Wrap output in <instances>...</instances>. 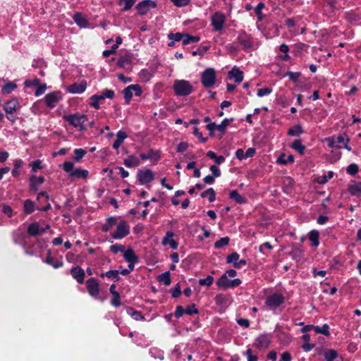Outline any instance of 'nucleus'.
<instances>
[{
	"instance_id": "1",
	"label": "nucleus",
	"mask_w": 361,
	"mask_h": 361,
	"mask_svg": "<svg viewBox=\"0 0 361 361\" xmlns=\"http://www.w3.org/2000/svg\"><path fill=\"white\" fill-rule=\"evenodd\" d=\"M64 119L80 130L86 129L87 126L92 128L94 125V121H88L86 115L79 113L65 116Z\"/></svg>"
},
{
	"instance_id": "2",
	"label": "nucleus",
	"mask_w": 361,
	"mask_h": 361,
	"mask_svg": "<svg viewBox=\"0 0 361 361\" xmlns=\"http://www.w3.org/2000/svg\"><path fill=\"white\" fill-rule=\"evenodd\" d=\"M173 90L177 96H188L193 92L194 88L188 80H176L173 84Z\"/></svg>"
},
{
	"instance_id": "3",
	"label": "nucleus",
	"mask_w": 361,
	"mask_h": 361,
	"mask_svg": "<svg viewBox=\"0 0 361 361\" xmlns=\"http://www.w3.org/2000/svg\"><path fill=\"white\" fill-rule=\"evenodd\" d=\"M216 80V72L214 68H206L201 75V82L206 88L212 87Z\"/></svg>"
},
{
	"instance_id": "4",
	"label": "nucleus",
	"mask_w": 361,
	"mask_h": 361,
	"mask_svg": "<svg viewBox=\"0 0 361 361\" xmlns=\"http://www.w3.org/2000/svg\"><path fill=\"white\" fill-rule=\"evenodd\" d=\"M241 283L239 279L229 280L226 277V274H223L216 281V285L222 288H234L238 286Z\"/></svg>"
},
{
	"instance_id": "5",
	"label": "nucleus",
	"mask_w": 361,
	"mask_h": 361,
	"mask_svg": "<svg viewBox=\"0 0 361 361\" xmlns=\"http://www.w3.org/2000/svg\"><path fill=\"white\" fill-rule=\"evenodd\" d=\"M123 92L126 104H129L133 97V93L135 92V96H140L142 90L139 85H130L126 87Z\"/></svg>"
},
{
	"instance_id": "6",
	"label": "nucleus",
	"mask_w": 361,
	"mask_h": 361,
	"mask_svg": "<svg viewBox=\"0 0 361 361\" xmlns=\"http://www.w3.org/2000/svg\"><path fill=\"white\" fill-rule=\"evenodd\" d=\"M237 41L243 46V49H252L254 45L252 38L245 31L239 32Z\"/></svg>"
},
{
	"instance_id": "7",
	"label": "nucleus",
	"mask_w": 361,
	"mask_h": 361,
	"mask_svg": "<svg viewBox=\"0 0 361 361\" xmlns=\"http://www.w3.org/2000/svg\"><path fill=\"white\" fill-rule=\"evenodd\" d=\"M130 233V227L124 221H121L116 228V231L112 234L115 239H121Z\"/></svg>"
},
{
	"instance_id": "8",
	"label": "nucleus",
	"mask_w": 361,
	"mask_h": 361,
	"mask_svg": "<svg viewBox=\"0 0 361 361\" xmlns=\"http://www.w3.org/2000/svg\"><path fill=\"white\" fill-rule=\"evenodd\" d=\"M232 120L233 119L228 120V118H225L220 124L209 123L207 124L206 128L210 132V134H212L214 130H218L221 133H224L226 128Z\"/></svg>"
},
{
	"instance_id": "9",
	"label": "nucleus",
	"mask_w": 361,
	"mask_h": 361,
	"mask_svg": "<svg viewBox=\"0 0 361 361\" xmlns=\"http://www.w3.org/2000/svg\"><path fill=\"white\" fill-rule=\"evenodd\" d=\"M226 21L225 16L219 12L215 13L212 17V25L216 31H221Z\"/></svg>"
},
{
	"instance_id": "10",
	"label": "nucleus",
	"mask_w": 361,
	"mask_h": 361,
	"mask_svg": "<svg viewBox=\"0 0 361 361\" xmlns=\"http://www.w3.org/2000/svg\"><path fill=\"white\" fill-rule=\"evenodd\" d=\"M137 178L140 183L144 185L152 181L154 176L150 169L139 170L137 173Z\"/></svg>"
},
{
	"instance_id": "11",
	"label": "nucleus",
	"mask_w": 361,
	"mask_h": 361,
	"mask_svg": "<svg viewBox=\"0 0 361 361\" xmlns=\"http://www.w3.org/2000/svg\"><path fill=\"white\" fill-rule=\"evenodd\" d=\"M271 336L268 334L259 335L255 341L254 345L259 349L267 348L270 344Z\"/></svg>"
},
{
	"instance_id": "12",
	"label": "nucleus",
	"mask_w": 361,
	"mask_h": 361,
	"mask_svg": "<svg viewBox=\"0 0 361 361\" xmlns=\"http://www.w3.org/2000/svg\"><path fill=\"white\" fill-rule=\"evenodd\" d=\"M284 302L283 295L280 293H275L267 298L266 304L271 309H274L281 305Z\"/></svg>"
},
{
	"instance_id": "13",
	"label": "nucleus",
	"mask_w": 361,
	"mask_h": 361,
	"mask_svg": "<svg viewBox=\"0 0 361 361\" xmlns=\"http://www.w3.org/2000/svg\"><path fill=\"white\" fill-rule=\"evenodd\" d=\"M156 6V3L152 0H144L136 6V8L137 9L138 14L144 15L147 13L150 8H155Z\"/></svg>"
},
{
	"instance_id": "14",
	"label": "nucleus",
	"mask_w": 361,
	"mask_h": 361,
	"mask_svg": "<svg viewBox=\"0 0 361 361\" xmlns=\"http://www.w3.org/2000/svg\"><path fill=\"white\" fill-rule=\"evenodd\" d=\"M86 283L88 293L93 297L97 296L99 293L97 280L94 278H91L87 281Z\"/></svg>"
},
{
	"instance_id": "15",
	"label": "nucleus",
	"mask_w": 361,
	"mask_h": 361,
	"mask_svg": "<svg viewBox=\"0 0 361 361\" xmlns=\"http://www.w3.org/2000/svg\"><path fill=\"white\" fill-rule=\"evenodd\" d=\"M140 158L143 160L149 159L157 162L160 159V152L158 150L150 149L146 153L140 154Z\"/></svg>"
},
{
	"instance_id": "16",
	"label": "nucleus",
	"mask_w": 361,
	"mask_h": 361,
	"mask_svg": "<svg viewBox=\"0 0 361 361\" xmlns=\"http://www.w3.org/2000/svg\"><path fill=\"white\" fill-rule=\"evenodd\" d=\"M71 274L78 283H82L85 279V271L80 267H75L71 269Z\"/></svg>"
},
{
	"instance_id": "17",
	"label": "nucleus",
	"mask_w": 361,
	"mask_h": 361,
	"mask_svg": "<svg viewBox=\"0 0 361 361\" xmlns=\"http://www.w3.org/2000/svg\"><path fill=\"white\" fill-rule=\"evenodd\" d=\"M18 101L17 99H12L4 104V109L8 115H11L16 112L18 107Z\"/></svg>"
},
{
	"instance_id": "18",
	"label": "nucleus",
	"mask_w": 361,
	"mask_h": 361,
	"mask_svg": "<svg viewBox=\"0 0 361 361\" xmlns=\"http://www.w3.org/2000/svg\"><path fill=\"white\" fill-rule=\"evenodd\" d=\"M59 92H51L47 94L44 98L47 106L49 108L54 107L56 104L59 101Z\"/></svg>"
},
{
	"instance_id": "19",
	"label": "nucleus",
	"mask_w": 361,
	"mask_h": 361,
	"mask_svg": "<svg viewBox=\"0 0 361 361\" xmlns=\"http://www.w3.org/2000/svg\"><path fill=\"white\" fill-rule=\"evenodd\" d=\"M27 233L31 236L39 235L44 233V229H40L38 222H34L28 226Z\"/></svg>"
},
{
	"instance_id": "20",
	"label": "nucleus",
	"mask_w": 361,
	"mask_h": 361,
	"mask_svg": "<svg viewBox=\"0 0 361 361\" xmlns=\"http://www.w3.org/2000/svg\"><path fill=\"white\" fill-rule=\"evenodd\" d=\"M294 162V157L293 154H286L281 153L276 159V163L281 165H288Z\"/></svg>"
},
{
	"instance_id": "21",
	"label": "nucleus",
	"mask_w": 361,
	"mask_h": 361,
	"mask_svg": "<svg viewBox=\"0 0 361 361\" xmlns=\"http://www.w3.org/2000/svg\"><path fill=\"white\" fill-rule=\"evenodd\" d=\"M228 75L230 78L234 79L235 82L238 83H240L243 80V73L235 67L229 71Z\"/></svg>"
},
{
	"instance_id": "22",
	"label": "nucleus",
	"mask_w": 361,
	"mask_h": 361,
	"mask_svg": "<svg viewBox=\"0 0 361 361\" xmlns=\"http://www.w3.org/2000/svg\"><path fill=\"white\" fill-rule=\"evenodd\" d=\"M86 89V83H73L68 87V91L71 93L79 94L83 92Z\"/></svg>"
},
{
	"instance_id": "23",
	"label": "nucleus",
	"mask_w": 361,
	"mask_h": 361,
	"mask_svg": "<svg viewBox=\"0 0 361 361\" xmlns=\"http://www.w3.org/2000/svg\"><path fill=\"white\" fill-rule=\"evenodd\" d=\"M336 147L342 148L344 147L348 151L351 150V148L348 146V142H349V139L348 137H336Z\"/></svg>"
},
{
	"instance_id": "24",
	"label": "nucleus",
	"mask_w": 361,
	"mask_h": 361,
	"mask_svg": "<svg viewBox=\"0 0 361 361\" xmlns=\"http://www.w3.org/2000/svg\"><path fill=\"white\" fill-rule=\"evenodd\" d=\"M123 257L128 262H137L138 261V257L131 248H128L123 252Z\"/></svg>"
},
{
	"instance_id": "25",
	"label": "nucleus",
	"mask_w": 361,
	"mask_h": 361,
	"mask_svg": "<svg viewBox=\"0 0 361 361\" xmlns=\"http://www.w3.org/2000/svg\"><path fill=\"white\" fill-rule=\"evenodd\" d=\"M124 164L128 168L137 167L140 166V161L137 157L131 155L124 160Z\"/></svg>"
},
{
	"instance_id": "26",
	"label": "nucleus",
	"mask_w": 361,
	"mask_h": 361,
	"mask_svg": "<svg viewBox=\"0 0 361 361\" xmlns=\"http://www.w3.org/2000/svg\"><path fill=\"white\" fill-rule=\"evenodd\" d=\"M73 19L75 23L80 27H86L87 26L88 22L81 13H75L73 16Z\"/></svg>"
},
{
	"instance_id": "27",
	"label": "nucleus",
	"mask_w": 361,
	"mask_h": 361,
	"mask_svg": "<svg viewBox=\"0 0 361 361\" xmlns=\"http://www.w3.org/2000/svg\"><path fill=\"white\" fill-rule=\"evenodd\" d=\"M101 277H108L109 279H113L115 282L120 281L121 278L119 276V271L118 270H109L106 273H102L100 275Z\"/></svg>"
},
{
	"instance_id": "28",
	"label": "nucleus",
	"mask_w": 361,
	"mask_h": 361,
	"mask_svg": "<svg viewBox=\"0 0 361 361\" xmlns=\"http://www.w3.org/2000/svg\"><path fill=\"white\" fill-rule=\"evenodd\" d=\"M30 181H31V185H30L31 190L36 192L38 189L37 186L39 185L42 184L44 181V179L42 176H39L38 178L33 176L30 178Z\"/></svg>"
},
{
	"instance_id": "29",
	"label": "nucleus",
	"mask_w": 361,
	"mask_h": 361,
	"mask_svg": "<svg viewBox=\"0 0 361 361\" xmlns=\"http://www.w3.org/2000/svg\"><path fill=\"white\" fill-rule=\"evenodd\" d=\"M44 262L47 263V264L52 266L54 269H57L63 266V262L59 261H54V258L51 255L50 250L48 251V254L44 260Z\"/></svg>"
},
{
	"instance_id": "30",
	"label": "nucleus",
	"mask_w": 361,
	"mask_h": 361,
	"mask_svg": "<svg viewBox=\"0 0 361 361\" xmlns=\"http://www.w3.org/2000/svg\"><path fill=\"white\" fill-rule=\"evenodd\" d=\"M35 211V203L31 200H26L23 204V212L25 214H30Z\"/></svg>"
},
{
	"instance_id": "31",
	"label": "nucleus",
	"mask_w": 361,
	"mask_h": 361,
	"mask_svg": "<svg viewBox=\"0 0 361 361\" xmlns=\"http://www.w3.org/2000/svg\"><path fill=\"white\" fill-rule=\"evenodd\" d=\"M157 280L159 282L163 283L165 286H169L171 283L170 272L168 271L160 274L159 276H158Z\"/></svg>"
},
{
	"instance_id": "32",
	"label": "nucleus",
	"mask_w": 361,
	"mask_h": 361,
	"mask_svg": "<svg viewBox=\"0 0 361 361\" xmlns=\"http://www.w3.org/2000/svg\"><path fill=\"white\" fill-rule=\"evenodd\" d=\"M319 233L316 230H312L309 233V239L313 247H317L319 245Z\"/></svg>"
},
{
	"instance_id": "33",
	"label": "nucleus",
	"mask_w": 361,
	"mask_h": 361,
	"mask_svg": "<svg viewBox=\"0 0 361 361\" xmlns=\"http://www.w3.org/2000/svg\"><path fill=\"white\" fill-rule=\"evenodd\" d=\"M349 192L352 195L359 196L361 195V182L355 183L349 185Z\"/></svg>"
},
{
	"instance_id": "34",
	"label": "nucleus",
	"mask_w": 361,
	"mask_h": 361,
	"mask_svg": "<svg viewBox=\"0 0 361 361\" xmlns=\"http://www.w3.org/2000/svg\"><path fill=\"white\" fill-rule=\"evenodd\" d=\"M229 197L235 201L236 203L243 204L246 202L245 198L241 196L237 190H232L229 194Z\"/></svg>"
},
{
	"instance_id": "35",
	"label": "nucleus",
	"mask_w": 361,
	"mask_h": 361,
	"mask_svg": "<svg viewBox=\"0 0 361 361\" xmlns=\"http://www.w3.org/2000/svg\"><path fill=\"white\" fill-rule=\"evenodd\" d=\"M131 62V59L128 56H121L117 61L118 66L123 68H127Z\"/></svg>"
},
{
	"instance_id": "36",
	"label": "nucleus",
	"mask_w": 361,
	"mask_h": 361,
	"mask_svg": "<svg viewBox=\"0 0 361 361\" xmlns=\"http://www.w3.org/2000/svg\"><path fill=\"white\" fill-rule=\"evenodd\" d=\"M289 255L295 260L299 261L302 257V250L300 247H294Z\"/></svg>"
},
{
	"instance_id": "37",
	"label": "nucleus",
	"mask_w": 361,
	"mask_h": 361,
	"mask_svg": "<svg viewBox=\"0 0 361 361\" xmlns=\"http://www.w3.org/2000/svg\"><path fill=\"white\" fill-rule=\"evenodd\" d=\"M88 175V171L85 169H77L72 171L71 173V176L76 177L78 178H85Z\"/></svg>"
},
{
	"instance_id": "38",
	"label": "nucleus",
	"mask_w": 361,
	"mask_h": 361,
	"mask_svg": "<svg viewBox=\"0 0 361 361\" xmlns=\"http://www.w3.org/2000/svg\"><path fill=\"white\" fill-rule=\"evenodd\" d=\"M314 331L317 334H321L324 336H329V326L327 324H324L322 326H314Z\"/></svg>"
},
{
	"instance_id": "39",
	"label": "nucleus",
	"mask_w": 361,
	"mask_h": 361,
	"mask_svg": "<svg viewBox=\"0 0 361 361\" xmlns=\"http://www.w3.org/2000/svg\"><path fill=\"white\" fill-rule=\"evenodd\" d=\"M207 195H209V202H213L215 201L216 194H215L214 190L212 188H210L206 190L205 191L202 192L201 194V197L203 198L206 197Z\"/></svg>"
},
{
	"instance_id": "40",
	"label": "nucleus",
	"mask_w": 361,
	"mask_h": 361,
	"mask_svg": "<svg viewBox=\"0 0 361 361\" xmlns=\"http://www.w3.org/2000/svg\"><path fill=\"white\" fill-rule=\"evenodd\" d=\"M200 39V38L198 36H191L188 34H184L183 44L187 45L192 42H197Z\"/></svg>"
},
{
	"instance_id": "41",
	"label": "nucleus",
	"mask_w": 361,
	"mask_h": 361,
	"mask_svg": "<svg viewBox=\"0 0 361 361\" xmlns=\"http://www.w3.org/2000/svg\"><path fill=\"white\" fill-rule=\"evenodd\" d=\"M291 147L298 152L300 154H303L305 152V147L302 144L301 141L299 140H295L292 144Z\"/></svg>"
},
{
	"instance_id": "42",
	"label": "nucleus",
	"mask_w": 361,
	"mask_h": 361,
	"mask_svg": "<svg viewBox=\"0 0 361 361\" xmlns=\"http://www.w3.org/2000/svg\"><path fill=\"white\" fill-rule=\"evenodd\" d=\"M324 358L326 361H333L338 357V353L335 350H328L324 354Z\"/></svg>"
},
{
	"instance_id": "43",
	"label": "nucleus",
	"mask_w": 361,
	"mask_h": 361,
	"mask_svg": "<svg viewBox=\"0 0 361 361\" xmlns=\"http://www.w3.org/2000/svg\"><path fill=\"white\" fill-rule=\"evenodd\" d=\"M303 133L301 126L296 125L288 130V135H298Z\"/></svg>"
},
{
	"instance_id": "44",
	"label": "nucleus",
	"mask_w": 361,
	"mask_h": 361,
	"mask_svg": "<svg viewBox=\"0 0 361 361\" xmlns=\"http://www.w3.org/2000/svg\"><path fill=\"white\" fill-rule=\"evenodd\" d=\"M184 34L180 32H176V33H169L168 35V38L170 40H173V42H179L180 40L183 41Z\"/></svg>"
},
{
	"instance_id": "45",
	"label": "nucleus",
	"mask_w": 361,
	"mask_h": 361,
	"mask_svg": "<svg viewBox=\"0 0 361 361\" xmlns=\"http://www.w3.org/2000/svg\"><path fill=\"white\" fill-rule=\"evenodd\" d=\"M86 154V151L82 149H75L74 150L73 159L75 161L78 162Z\"/></svg>"
},
{
	"instance_id": "46",
	"label": "nucleus",
	"mask_w": 361,
	"mask_h": 361,
	"mask_svg": "<svg viewBox=\"0 0 361 361\" xmlns=\"http://www.w3.org/2000/svg\"><path fill=\"white\" fill-rule=\"evenodd\" d=\"M229 240L230 239L228 237L221 238L214 243V247L216 249L221 248L222 247L227 245L229 243Z\"/></svg>"
},
{
	"instance_id": "47",
	"label": "nucleus",
	"mask_w": 361,
	"mask_h": 361,
	"mask_svg": "<svg viewBox=\"0 0 361 361\" xmlns=\"http://www.w3.org/2000/svg\"><path fill=\"white\" fill-rule=\"evenodd\" d=\"M17 87V85L13 82L6 83L1 89L3 94H9L14 89Z\"/></svg>"
},
{
	"instance_id": "48",
	"label": "nucleus",
	"mask_w": 361,
	"mask_h": 361,
	"mask_svg": "<svg viewBox=\"0 0 361 361\" xmlns=\"http://www.w3.org/2000/svg\"><path fill=\"white\" fill-rule=\"evenodd\" d=\"M239 259V255L237 252H233L231 255H228L226 257L227 263H233V266L238 263Z\"/></svg>"
},
{
	"instance_id": "49",
	"label": "nucleus",
	"mask_w": 361,
	"mask_h": 361,
	"mask_svg": "<svg viewBox=\"0 0 361 361\" xmlns=\"http://www.w3.org/2000/svg\"><path fill=\"white\" fill-rule=\"evenodd\" d=\"M214 281V278L212 276H207L204 279H199V285L200 286H210Z\"/></svg>"
},
{
	"instance_id": "50",
	"label": "nucleus",
	"mask_w": 361,
	"mask_h": 361,
	"mask_svg": "<svg viewBox=\"0 0 361 361\" xmlns=\"http://www.w3.org/2000/svg\"><path fill=\"white\" fill-rule=\"evenodd\" d=\"M264 8V4L262 2H260L257 4V6L255 8V11L256 13V15L257 16V18L259 20H262L263 18V16L262 13V10Z\"/></svg>"
},
{
	"instance_id": "51",
	"label": "nucleus",
	"mask_w": 361,
	"mask_h": 361,
	"mask_svg": "<svg viewBox=\"0 0 361 361\" xmlns=\"http://www.w3.org/2000/svg\"><path fill=\"white\" fill-rule=\"evenodd\" d=\"M285 75L288 76L290 80L295 82L298 81V78L300 77L301 73L299 72L288 71Z\"/></svg>"
},
{
	"instance_id": "52",
	"label": "nucleus",
	"mask_w": 361,
	"mask_h": 361,
	"mask_svg": "<svg viewBox=\"0 0 361 361\" xmlns=\"http://www.w3.org/2000/svg\"><path fill=\"white\" fill-rule=\"evenodd\" d=\"M136 1L137 0H120V4H124L125 5L123 11L129 10L134 5Z\"/></svg>"
},
{
	"instance_id": "53",
	"label": "nucleus",
	"mask_w": 361,
	"mask_h": 361,
	"mask_svg": "<svg viewBox=\"0 0 361 361\" xmlns=\"http://www.w3.org/2000/svg\"><path fill=\"white\" fill-rule=\"evenodd\" d=\"M110 250L113 253H118L119 252H123L125 251V247L121 244H115V245H112L110 247Z\"/></svg>"
},
{
	"instance_id": "54",
	"label": "nucleus",
	"mask_w": 361,
	"mask_h": 361,
	"mask_svg": "<svg viewBox=\"0 0 361 361\" xmlns=\"http://www.w3.org/2000/svg\"><path fill=\"white\" fill-rule=\"evenodd\" d=\"M185 313L188 315H192L198 313V310L196 308L195 304H191L185 310Z\"/></svg>"
},
{
	"instance_id": "55",
	"label": "nucleus",
	"mask_w": 361,
	"mask_h": 361,
	"mask_svg": "<svg viewBox=\"0 0 361 361\" xmlns=\"http://www.w3.org/2000/svg\"><path fill=\"white\" fill-rule=\"evenodd\" d=\"M334 176V173L332 171H329L327 175H324L319 178L318 183L320 184L326 183L328 180L331 179Z\"/></svg>"
},
{
	"instance_id": "56",
	"label": "nucleus",
	"mask_w": 361,
	"mask_h": 361,
	"mask_svg": "<svg viewBox=\"0 0 361 361\" xmlns=\"http://www.w3.org/2000/svg\"><path fill=\"white\" fill-rule=\"evenodd\" d=\"M358 166L356 164H351L347 167V172L350 175H355L358 172Z\"/></svg>"
},
{
	"instance_id": "57",
	"label": "nucleus",
	"mask_w": 361,
	"mask_h": 361,
	"mask_svg": "<svg viewBox=\"0 0 361 361\" xmlns=\"http://www.w3.org/2000/svg\"><path fill=\"white\" fill-rule=\"evenodd\" d=\"M272 92V90L269 87L261 88L257 90V96L259 97H264L265 95L269 94Z\"/></svg>"
},
{
	"instance_id": "58",
	"label": "nucleus",
	"mask_w": 361,
	"mask_h": 361,
	"mask_svg": "<svg viewBox=\"0 0 361 361\" xmlns=\"http://www.w3.org/2000/svg\"><path fill=\"white\" fill-rule=\"evenodd\" d=\"M126 137H118L116 141L113 144V148L117 150L118 154V148L123 143V141Z\"/></svg>"
},
{
	"instance_id": "59",
	"label": "nucleus",
	"mask_w": 361,
	"mask_h": 361,
	"mask_svg": "<svg viewBox=\"0 0 361 361\" xmlns=\"http://www.w3.org/2000/svg\"><path fill=\"white\" fill-rule=\"evenodd\" d=\"M173 4L178 7H183L189 4L190 0H170Z\"/></svg>"
},
{
	"instance_id": "60",
	"label": "nucleus",
	"mask_w": 361,
	"mask_h": 361,
	"mask_svg": "<svg viewBox=\"0 0 361 361\" xmlns=\"http://www.w3.org/2000/svg\"><path fill=\"white\" fill-rule=\"evenodd\" d=\"M73 164L71 161H66L63 164V170L67 172L71 173L73 171Z\"/></svg>"
},
{
	"instance_id": "61",
	"label": "nucleus",
	"mask_w": 361,
	"mask_h": 361,
	"mask_svg": "<svg viewBox=\"0 0 361 361\" xmlns=\"http://www.w3.org/2000/svg\"><path fill=\"white\" fill-rule=\"evenodd\" d=\"M49 199V197L46 192H41L38 194L37 200L39 202H42L44 200L48 201Z\"/></svg>"
},
{
	"instance_id": "62",
	"label": "nucleus",
	"mask_w": 361,
	"mask_h": 361,
	"mask_svg": "<svg viewBox=\"0 0 361 361\" xmlns=\"http://www.w3.org/2000/svg\"><path fill=\"white\" fill-rule=\"evenodd\" d=\"M215 302L216 305H221L225 303L226 302V298L222 294L216 295L214 298Z\"/></svg>"
},
{
	"instance_id": "63",
	"label": "nucleus",
	"mask_w": 361,
	"mask_h": 361,
	"mask_svg": "<svg viewBox=\"0 0 361 361\" xmlns=\"http://www.w3.org/2000/svg\"><path fill=\"white\" fill-rule=\"evenodd\" d=\"M104 99L108 98L112 99L114 97V92L111 90L105 89L102 92Z\"/></svg>"
},
{
	"instance_id": "64",
	"label": "nucleus",
	"mask_w": 361,
	"mask_h": 361,
	"mask_svg": "<svg viewBox=\"0 0 361 361\" xmlns=\"http://www.w3.org/2000/svg\"><path fill=\"white\" fill-rule=\"evenodd\" d=\"M246 355L247 357V361H257L258 360L256 355H252V351L250 348L246 350Z\"/></svg>"
}]
</instances>
